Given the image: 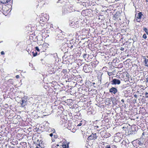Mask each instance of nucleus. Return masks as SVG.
I'll return each mask as SVG.
<instances>
[{
    "mask_svg": "<svg viewBox=\"0 0 148 148\" xmlns=\"http://www.w3.org/2000/svg\"><path fill=\"white\" fill-rule=\"evenodd\" d=\"M69 146L68 145H63V148H68Z\"/></svg>",
    "mask_w": 148,
    "mask_h": 148,
    "instance_id": "obj_11",
    "label": "nucleus"
},
{
    "mask_svg": "<svg viewBox=\"0 0 148 148\" xmlns=\"http://www.w3.org/2000/svg\"><path fill=\"white\" fill-rule=\"evenodd\" d=\"M16 78H18L19 77V76L18 75H16Z\"/></svg>",
    "mask_w": 148,
    "mask_h": 148,
    "instance_id": "obj_22",
    "label": "nucleus"
},
{
    "mask_svg": "<svg viewBox=\"0 0 148 148\" xmlns=\"http://www.w3.org/2000/svg\"><path fill=\"white\" fill-rule=\"evenodd\" d=\"M134 97L137 98V95L135 94L134 95Z\"/></svg>",
    "mask_w": 148,
    "mask_h": 148,
    "instance_id": "obj_20",
    "label": "nucleus"
},
{
    "mask_svg": "<svg viewBox=\"0 0 148 148\" xmlns=\"http://www.w3.org/2000/svg\"><path fill=\"white\" fill-rule=\"evenodd\" d=\"M63 71L64 72H66V70H63Z\"/></svg>",
    "mask_w": 148,
    "mask_h": 148,
    "instance_id": "obj_28",
    "label": "nucleus"
},
{
    "mask_svg": "<svg viewBox=\"0 0 148 148\" xmlns=\"http://www.w3.org/2000/svg\"><path fill=\"white\" fill-rule=\"evenodd\" d=\"M144 133H143V135H144Z\"/></svg>",
    "mask_w": 148,
    "mask_h": 148,
    "instance_id": "obj_33",
    "label": "nucleus"
},
{
    "mask_svg": "<svg viewBox=\"0 0 148 148\" xmlns=\"http://www.w3.org/2000/svg\"><path fill=\"white\" fill-rule=\"evenodd\" d=\"M147 62H148L147 61H146V62H145V64H146V66H148V65L147 64Z\"/></svg>",
    "mask_w": 148,
    "mask_h": 148,
    "instance_id": "obj_23",
    "label": "nucleus"
},
{
    "mask_svg": "<svg viewBox=\"0 0 148 148\" xmlns=\"http://www.w3.org/2000/svg\"><path fill=\"white\" fill-rule=\"evenodd\" d=\"M56 146H59V145H56L55 146V147H56Z\"/></svg>",
    "mask_w": 148,
    "mask_h": 148,
    "instance_id": "obj_30",
    "label": "nucleus"
},
{
    "mask_svg": "<svg viewBox=\"0 0 148 148\" xmlns=\"http://www.w3.org/2000/svg\"><path fill=\"white\" fill-rule=\"evenodd\" d=\"M49 135L50 136L52 137L53 136V134L52 133H51L49 134Z\"/></svg>",
    "mask_w": 148,
    "mask_h": 148,
    "instance_id": "obj_24",
    "label": "nucleus"
},
{
    "mask_svg": "<svg viewBox=\"0 0 148 148\" xmlns=\"http://www.w3.org/2000/svg\"><path fill=\"white\" fill-rule=\"evenodd\" d=\"M142 16H143L142 12H140L138 13L136 16V20L138 22L140 21V19Z\"/></svg>",
    "mask_w": 148,
    "mask_h": 148,
    "instance_id": "obj_1",
    "label": "nucleus"
},
{
    "mask_svg": "<svg viewBox=\"0 0 148 148\" xmlns=\"http://www.w3.org/2000/svg\"><path fill=\"white\" fill-rule=\"evenodd\" d=\"M55 130L54 129H52V132H53V133H54L55 132Z\"/></svg>",
    "mask_w": 148,
    "mask_h": 148,
    "instance_id": "obj_19",
    "label": "nucleus"
},
{
    "mask_svg": "<svg viewBox=\"0 0 148 148\" xmlns=\"http://www.w3.org/2000/svg\"><path fill=\"white\" fill-rule=\"evenodd\" d=\"M37 52H36V53L33 54V56H35L37 55Z\"/></svg>",
    "mask_w": 148,
    "mask_h": 148,
    "instance_id": "obj_15",
    "label": "nucleus"
},
{
    "mask_svg": "<svg viewBox=\"0 0 148 148\" xmlns=\"http://www.w3.org/2000/svg\"><path fill=\"white\" fill-rule=\"evenodd\" d=\"M86 54H84V56H83V57L84 58H86Z\"/></svg>",
    "mask_w": 148,
    "mask_h": 148,
    "instance_id": "obj_21",
    "label": "nucleus"
},
{
    "mask_svg": "<svg viewBox=\"0 0 148 148\" xmlns=\"http://www.w3.org/2000/svg\"><path fill=\"white\" fill-rule=\"evenodd\" d=\"M145 97L146 98H148V93L146 92L145 93Z\"/></svg>",
    "mask_w": 148,
    "mask_h": 148,
    "instance_id": "obj_12",
    "label": "nucleus"
},
{
    "mask_svg": "<svg viewBox=\"0 0 148 148\" xmlns=\"http://www.w3.org/2000/svg\"><path fill=\"white\" fill-rule=\"evenodd\" d=\"M119 0H116V1H119Z\"/></svg>",
    "mask_w": 148,
    "mask_h": 148,
    "instance_id": "obj_32",
    "label": "nucleus"
},
{
    "mask_svg": "<svg viewBox=\"0 0 148 148\" xmlns=\"http://www.w3.org/2000/svg\"><path fill=\"white\" fill-rule=\"evenodd\" d=\"M143 143L144 142L142 140H139L138 141V144L140 145H142L143 144Z\"/></svg>",
    "mask_w": 148,
    "mask_h": 148,
    "instance_id": "obj_7",
    "label": "nucleus"
},
{
    "mask_svg": "<svg viewBox=\"0 0 148 148\" xmlns=\"http://www.w3.org/2000/svg\"><path fill=\"white\" fill-rule=\"evenodd\" d=\"M36 148H42V147L40 146V145H38L36 147Z\"/></svg>",
    "mask_w": 148,
    "mask_h": 148,
    "instance_id": "obj_14",
    "label": "nucleus"
},
{
    "mask_svg": "<svg viewBox=\"0 0 148 148\" xmlns=\"http://www.w3.org/2000/svg\"><path fill=\"white\" fill-rule=\"evenodd\" d=\"M121 101L123 103V102H124V99H122V100H121Z\"/></svg>",
    "mask_w": 148,
    "mask_h": 148,
    "instance_id": "obj_26",
    "label": "nucleus"
},
{
    "mask_svg": "<svg viewBox=\"0 0 148 148\" xmlns=\"http://www.w3.org/2000/svg\"><path fill=\"white\" fill-rule=\"evenodd\" d=\"M37 51H40V50L39 49V48L38 47H35Z\"/></svg>",
    "mask_w": 148,
    "mask_h": 148,
    "instance_id": "obj_13",
    "label": "nucleus"
},
{
    "mask_svg": "<svg viewBox=\"0 0 148 148\" xmlns=\"http://www.w3.org/2000/svg\"><path fill=\"white\" fill-rule=\"evenodd\" d=\"M27 101V100L26 99H23L22 100V103H21V106L22 107H24L25 104L26 103Z\"/></svg>",
    "mask_w": 148,
    "mask_h": 148,
    "instance_id": "obj_5",
    "label": "nucleus"
},
{
    "mask_svg": "<svg viewBox=\"0 0 148 148\" xmlns=\"http://www.w3.org/2000/svg\"><path fill=\"white\" fill-rule=\"evenodd\" d=\"M143 30L146 32V34L148 35V30L146 27H144Z\"/></svg>",
    "mask_w": 148,
    "mask_h": 148,
    "instance_id": "obj_8",
    "label": "nucleus"
},
{
    "mask_svg": "<svg viewBox=\"0 0 148 148\" xmlns=\"http://www.w3.org/2000/svg\"><path fill=\"white\" fill-rule=\"evenodd\" d=\"M117 91V89L114 87H112L109 90V92H110L113 93L114 94H115Z\"/></svg>",
    "mask_w": 148,
    "mask_h": 148,
    "instance_id": "obj_4",
    "label": "nucleus"
},
{
    "mask_svg": "<svg viewBox=\"0 0 148 148\" xmlns=\"http://www.w3.org/2000/svg\"><path fill=\"white\" fill-rule=\"evenodd\" d=\"M105 147V148H111L110 146L108 145H106Z\"/></svg>",
    "mask_w": 148,
    "mask_h": 148,
    "instance_id": "obj_10",
    "label": "nucleus"
},
{
    "mask_svg": "<svg viewBox=\"0 0 148 148\" xmlns=\"http://www.w3.org/2000/svg\"><path fill=\"white\" fill-rule=\"evenodd\" d=\"M112 82V84H119L121 83L120 81L119 80L116 79H113Z\"/></svg>",
    "mask_w": 148,
    "mask_h": 148,
    "instance_id": "obj_2",
    "label": "nucleus"
},
{
    "mask_svg": "<svg viewBox=\"0 0 148 148\" xmlns=\"http://www.w3.org/2000/svg\"><path fill=\"white\" fill-rule=\"evenodd\" d=\"M97 138L96 134H92L90 136L88 137L89 140H95Z\"/></svg>",
    "mask_w": 148,
    "mask_h": 148,
    "instance_id": "obj_3",
    "label": "nucleus"
},
{
    "mask_svg": "<svg viewBox=\"0 0 148 148\" xmlns=\"http://www.w3.org/2000/svg\"><path fill=\"white\" fill-rule=\"evenodd\" d=\"M124 49L123 48V47H121V51H123Z\"/></svg>",
    "mask_w": 148,
    "mask_h": 148,
    "instance_id": "obj_25",
    "label": "nucleus"
},
{
    "mask_svg": "<svg viewBox=\"0 0 148 148\" xmlns=\"http://www.w3.org/2000/svg\"><path fill=\"white\" fill-rule=\"evenodd\" d=\"M108 75L109 76H110L111 75H112V73H111V72H108Z\"/></svg>",
    "mask_w": 148,
    "mask_h": 148,
    "instance_id": "obj_16",
    "label": "nucleus"
},
{
    "mask_svg": "<svg viewBox=\"0 0 148 148\" xmlns=\"http://www.w3.org/2000/svg\"><path fill=\"white\" fill-rule=\"evenodd\" d=\"M143 38L144 39L147 38V36L145 34H144L143 36Z\"/></svg>",
    "mask_w": 148,
    "mask_h": 148,
    "instance_id": "obj_9",
    "label": "nucleus"
},
{
    "mask_svg": "<svg viewBox=\"0 0 148 148\" xmlns=\"http://www.w3.org/2000/svg\"><path fill=\"white\" fill-rule=\"evenodd\" d=\"M75 130V129H73H73H72V132H73V131H74Z\"/></svg>",
    "mask_w": 148,
    "mask_h": 148,
    "instance_id": "obj_27",
    "label": "nucleus"
},
{
    "mask_svg": "<svg viewBox=\"0 0 148 148\" xmlns=\"http://www.w3.org/2000/svg\"><path fill=\"white\" fill-rule=\"evenodd\" d=\"M10 0H0V3L5 4L9 2Z\"/></svg>",
    "mask_w": 148,
    "mask_h": 148,
    "instance_id": "obj_6",
    "label": "nucleus"
},
{
    "mask_svg": "<svg viewBox=\"0 0 148 148\" xmlns=\"http://www.w3.org/2000/svg\"><path fill=\"white\" fill-rule=\"evenodd\" d=\"M82 125V123H79V124H78L77 126H80Z\"/></svg>",
    "mask_w": 148,
    "mask_h": 148,
    "instance_id": "obj_18",
    "label": "nucleus"
},
{
    "mask_svg": "<svg viewBox=\"0 0 148 148\" xmlns=\"http://www.w3.org/2000/svg\"><path fill=\"white\" fill-rule=\"evenodd\" d=\"M55 145H53L52 147V148H53V146H55Z\"/></svg>",
    "mask_w": 148,
    "mask_h": 148,
    "instance_id": "obj_29",
    "label": "nucleus"
},
{
    "mask_svg": "<svg viewBox=\"0 0 148 148\" xmlns=\"http://www.w3.org/2000/svg\"><path fill=\"white\" fill-rule=\"evenodd\" d=\"M1 53L2 55H3L5 54V53L3 51H1Z\"/></svg>",
    "mask_w": 148,
    "mask_h": 148,
    "instance_id": "obj_17",
    "label": "nucleus"
},
{
    "mask_svg": "<svg viewBox=\"0 0 148 148\" xmlns=\"http://www.w3.org/2000/svg\"><path fill=\"white\" fill-rule=\"evenodd\" d=\"M147 2H148V0H146Z\"/></svg>",
    "mask_w": 148,
    "mask_h": 148,
    "instance_id": "obj_31",
    "label": "nucleus"
}]
</instances>
